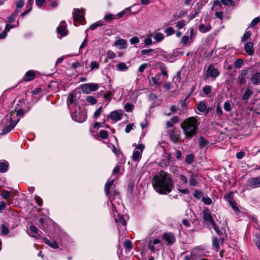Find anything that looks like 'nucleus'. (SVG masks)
<instances>
[{"label": "nucleus", "mask_w": 260, "mask_h": 260, "mask_svg": "<svg viewBox=\"0 0 260 260\" xmlns=\"http://www.w3.org/2000/svg\"><path fill=\"white\" fill-rule=\"evenodd\" d=\"M249 69H247L246 70H242L241 71V74L238 77V79L239 80V83L240 84L243 85L246 83V77L248 74V71Z\"/></svg>", "instance_id": "4468645a"}, {"label": "nucleus", "mask_w": 260, "mask_h": 260, "mask_svg": "<svg viewBox=\"0 0 260 260\" xmlns=\"http://www.w3.org/2000/svg\"><path fill=\"white\" fill-rule=\"evenodd\" d=\"M99 85L98 83H89L81 84L80 88L82 92L85 94H89L91 92L97 90L99 89Z\"/></svg>", "instance_id": "39448f33"}, {"label": "nucleus", "mask_w": 260, "mask_h": 260, "mask_svg": "<svg viewBox=\"0 0 260 260\" xmlns=\"http://www.w3.org/2000/svg\"><path fill=\"white\" fill-rule=\"evenodd\" d=\"M160 77V75L159 74H157L155 77H152L151 78V80L153 82V83L155 85L158 86L159 85V83L158 82V80L159 79V78Z\"/></svg>", "instance_id": "bf43d9fd"}, {"label": "nucleus", "mask_w": 260, "mask_h": 260, "mask_svg": "<svg viewBox=\"0 0 260 260\" xmlns=\"http://www.w3.org/2000/svg\"><path fill=\"white\" fill-rule=\"evenodd\" d=\"M230 205L231 206L232 208L235 212H239L240 210L237 206V203L235 201L229 202Z\"/></svg>", "instance_id": "603ef678"}, {"label": "nucleus", "mask_w": 260, "mask_h": 260, "mask_svg": "<svg viewBox=\"0 0 260 260\" xmlns=\"http://www.w3.org/2000/svg\"><path fill=\"white\" fill-rule=\"evenodd\" d=\"M107 58L109 59H112L115 58L116 54L111 50L107 51Z\"/></svg>", "instance_id": "864d4df0"}, {"label": "nucleus", "mask_w": 260, "mask_h": 260, "mask_svg": "<svg viewBox=\"0 0 260 260\" xmlns=\"http://www.w3.org/2000/svg\"><path fill=\"white\" fill-rule=\"evenodd\" d=\"M79 111L76 110L72 114L71 117L73 120L77 122L82 123L85 121L87 117V110L84 109L81 110V107L79 104H78Z\"/></svg>", "instance_id": "7ed1b4c3"}, {"label": "nucleus", "mask_w": 260, "mask_h": 260, "mask_svg": "<svg viewBox=\"0 0 260 260\" xmlns=\"http://www.w3.org/2000/svg\"><path fill=\"white\" fill-rule=\"evenodd\" d=\"M221 3L226 6L228 5H230L231 6L234 5V2L233 0H220Z\"/></svg>", "instance_id": "e2e57ef3"}, {"label": "nucleus", "mask_w": 260, "mask_h": 260, "mask_svg": "<svg viewBox=\"0 0 260 260\" xmlns=\"http://www.w3.org/2000/svg\"><path fill=\"white\" fill-rule=\"evenodd\" d=\"M250 79L253 84H260V72H256L254 73L252 75Z\"/></svg>", "instance_id": "4be33fe9"}, {"label": "nucleus", "mask_w": 260, "mask_h": 260, "mask_svg": "<svg viewBox=\"0 0 260 260\" xmlns=\"http://www.w3.org/2000/svg\"><path fill=\"white\" fill-rule=\"evenodd\" d=\"M25 105V102L23 99L19 101L18 103L16 105L14 110H18L19 109H22L23 106Z\"/></svg>", "instance_id": "79ce46f5"}, {"label": "nucleus", "mask_w": 260, "mask_h": 260, "mask_svg": "<svg viewBox=\"0 0 260 260\" xmlns=\"http://www.w3.org/2000/svg\"><path fill=\"white\" fill-rule=\"evenodd\" d=\"M223 107L226 111L229 112L231 111V104L229 101H226L224 103Z\"/></svg>", "instance_id": "774afa93"}, {"label": "nucleus", "mask_w": 260, "mask_h": 260, "mask_svg": "<svg viewBox=\"0 0 260 260\" xmlns=\"http://www.w3.org/2000/svg\"><path fill=\"white\" fill-rule=\"evenodd\" d=\"M116 67L118 70L120 71H125L128 69V67L124 62H120L117 64Z\"/></svg>", "instance_id": "72a5a7b5"}, {"label": "nucleus", "mask_w": 260, "mask_h": 260, "mask_svg": "<svg viewBox=\"0 0 260 260\" xmlns=\"http://www.w3.org/2000/svg\"><path fill=\"white\" fill-rule=\"evenodd\" d=\"M134 106L129 103H126L124 105V109L127 112H131L134 108Z\"/></svg>", "instance_id": "3c124183"}, {"label": "nucleus", "mask_w": 260, "mask_h": 260, "mask_svg": "<svg viewBox=\"0 0 260 260\" xmlns=\"http://www.w3.org/2000/svg\"><path fill=\"white\" fill-rule=\"evenodd\" d=\"M91 70H97L99 68V64L96 61H92L90 63Z\"/></svg>", "instance_id": "13d9d810"}, {"label": "nucleus", "mask_w": 260, "mask_h": 260, "mask_svg": "<svg viewBox=\"0 0 260 260\" xmlns=\"http://www.w3.org/2000/svg\"><path fill=\"white\" fill-rule=\"evenodd\" d=\"M160 50L161 49L159 48L143 49L141 50V54L143 55H151L152 54H150V53L153 52V53L156 54L159 53Z\"/></svg>", "instance_id": "6ab92c4d"}, {"label": "nucleus", "mask_w": 260, "mask_h": 260, "mask_svg": "<svg viewBox=\"0 0 260 260\" xmlns=\"http://www.w3.org/2000/svg\"><path fill=\"white\" fill-rule=\"evenodd\" d=\"M127 42L125 40L119 39L114 42V45L118 46L119 49H124L127 48Z\"/></svg>", "instance_id": "f3484780"}, {"label": "nucleus", "mask_w": 260, "mask_h": 260, "mask_svg": "<svg viewBox=\"0 0 260 260\" xmlns=\"http://www.w3.org/2000/svg\"><path fill=\"white\" fill-rule=\"evenodd\" d=\"M203 219L206 222H210L212 225L216 233L219 236L222 235V232L217 227L215 222L214 221L210 210L208 208H205L203 212Z\"/></svg>", "instance_id": "20e7f679"}, {"label": "nucleus", "mask_w": 260, "mask_h": 260, "mask_svg": "<svg viewBox=\"0 0 260 260\" xmlns=\"http://www.w3.org/2000/svg\"><path fill=\"white\" fill-rule=\"evenodd\" d=\"M1 196L3 199L7 200L11 197V193L7 190H3L1 193Z\"/></svg>", "instance_id": "37998d69"}, {"label": "nucleus", "mask_w": 260, "mask_h": 260, "mask_svg": "<svg viewBox=\"0 0 260 260\" xmlns=\"http://www.w3.org/2000/svg\"><path fill=\"white\" fill-rule=\"evenodd\" d=\"M19 119L13 120L11 118L10 119V124L6 125L2 130L1 135H6L11 132L19 122Z\"/></svg>", "instance_id": "1a4fd4ad"}, {"label": "nucleus", "mask_w": 260, "mask_h": 260, "mask_svg": "<svg viewBox=\"0 0 260 260\" xmlns=\"http://www.w3.org/2000/svg\"><path fill=\"white\" fill-rule=\"evenodd\" d=\"M112 152L115 154V155L118 157L120 155H123L120 149L117 148L115 145H112Z\"/></svg>", "instance_id": "a18cd8bd"}, {"label": "nucleus", "mask_w": 260, "mask_h": 260, "mask_svg": "<svg viewBox=\"0 0 260 260\" xmlns=\"http://www.w3.org/2000/svg\"><path fill=\"white\" fill-rule=\"evenodd\" d=\"M248 185L251 188H255L260 187V177H252L247 180Z\"/></svg>", "instance_id": "9d476101"}, {"label": "nucleus", "mask_w": 260, "mask_h": 260, "mask_svg": "<svg viewBox=\"0 0 260 260\" xmlns=\"http://www.w3.org/2000/svg\"><path fill=\"white\" fill-rule=\"evenodd\" d=\"M36 77V73L34 71L29 70L25 74L23 79L24 81H30Z\"/></svg>", "instance_id": "dca6fc26"}, {"label": "nucleus", "mask_w": 260, "mask_h": 260, "mask_svg": "<svg viewBox=\"0 0 260 260\" xmlns=\"http://www.w3.org/2000/svg\"><path fill=\"white\" fill-rule=\"evenodd\" d=\"M251 34L252 33L250 30L246 31L242 37L241 41L243 42L247 41L251 36Z\"/></svg>", "instance_id": "ea45409f"}, {"label": "nucleus", "mask_w": 260, "mask_h": 260, "mask_svg": "<svg viewBox=\"0 0 260 260\" xmlns=\"http://www.w3.org/2000/svg\"><path fill=\"white\" fill-rule=\"evenodd\" d=\"M73 17V20L75 22L74 25L75 26L78 25L76 24V23H79L80 24L84 25L86 22L85 18L84 15H83L80 10L79 9H76L75 10Z\"/></svg>", "instance_id": "423d86ee"}, {"label": "nucleus", "mask_w": 260, "mask_h": 260, "mask_svg": "<svg viewBox=\"0 0 260 260\" xmlns=\"http://www.w3.org/2000/svg\"><path fill=\"white\" fill-rule=\"evenodd\" d=\"M99 136L102 139H106L108 137V133L105 130H101L99 132Z\"/></svg>", "instance_id": "de8ad7c7"}, {"label": "nucleus", "mask_w": 260, "mask_h": 260, "mask_svg": "<svg viewBox=\"0 0 260 260\" xmlns=\"http://www.w3.org/2000/svg\"><path fill=\"white\" fill-rule=\"evenodd\" d=\"M162 238L166 241L168 245H173L176 242L175 236L171 232H165L162 234Z\"/></svg>", "instance_id": "6e6552de"}, {"label": "nucleus", "mask_w": 260, "mask_h": 260, "mask_svg": "<svg viewBox=\"0 0 260 260\" xmlns=\"http://www.w3.org/2000/svg\"><path fill=\"white\" fill-rule=\"evenodd\" d=\"M112 95V92L111 91H108V92L106 93L104 95L105 100L110 102L111 100Z\"/></svg>", "instance_id": "0e129e2a"}, {"label": "nucleus", "mask_w": 260, "mask_h": 260, "mask_svg": "<svg viewBox=\"0 0 260 260\" xmlns=\"http://www.w3.org/2000/svg\"><path fill=\"white\" fill-rule=\"evenodd\" d=\"M186 100H181L180 103L181 105V110L179 112V114H185L187 112V105Z\"/></svg>", "instance_id": "cd10ccee"}, {"label": "nucleus", "mask_w": 260, "mask_h": 260, "mask_svg": "<svg viewBox=\"0 0 260 260\" xmlns=\"http://www.w3.org/2000/svg\"><path fill=\"white\" fill-rule=\"evenodd\" d=\"M115 221L118 225H122L125 226L126 225V221L123 217V215L118 214L115 218Z\"/></svg>", "instance_id": "b1692460"}, {"label": "nucleus", "mask_w": 260, "mask_h": 260, "mask_svg": "<svg viewBox=\"0 0 260 260\" xmlns=\"http://www.w3.org/2000/svg\"><path fill=\"white\" fill-rule=\"evenodd\" d=\"M142 153L138 150H134L133 153V160L134 161H138L141 157Z\"/></svg>", "instance_id": "f704fd0d"}, {"label": "nucleus", "mask_w": 260, "mask_h": 260, "mask_svg": "<svg viewBox=\"0 0 260 260\" xmlns=\"http://www.w3.org/2000/svg\"><path fill=\"white\" fill-rule=\"evenodd\" d=\"M260 22V17H257L254 18L251 21L250 26L254 28L255 27L256 25Z\"/></svg>", "instance_id": "8fccbe9b"}, {"label": "nucleus", "mask_w": 260, "mask_h": 260, "mask_svg": "<svg viewBox=\"0 0 260 260\" xmlns=\"http://www.w3.org/2000/svg\"><path fill=\"white\" fill-rule=\"evenodd\" d=\"M57 34L61 37H63L67 35V30L66 28V23L64 21H62L60 22V25L56 28Z\"/></svg>", "instance_id": "f8f14e48"}, {"label": "nucleus", "mask_w": 260, "mask_h": 260, "mask_svg": "<svg viewBox=\"0 0 260 260\" xmlns=\"http://www.w3.org/2000/svg\"><path fill=\"white\" fill-rule=\"evenodd\" d=\"M194 155L192 153L188 154L185 158V162L188 165H191L194 161Z\"/></svg>", "instance_id": "2f4dec72"}, {"label": "nucleus", "mask_w": 260, "mask_h": 260, "mask_svg": "<svg viewBox=\"0 0 260 260\" xmlns=\"http://www.w3.org/2000/svg\"><path fill=\"white\" fill-rule=\"evenodd\" d=\"M43 242L54 249H56L58 247V245L55 240H50L47 238H45L43 239Z\"/></svg>", "instance_id": "412c9836"}, {"label": "nucleus", "mask_w": 260, "mask_h": 260, "mask_svg": "<svg viewBox=\"0 0 260 260\" xmlns=\"http://www.w3.org/2000/svg\"><path fill=\"white\" fill-rule=\"evenodd\" d=\"M197 122L196 117H190L185 119L181 124L185 139L190 140L196 135L198 131Z\"/></svg>", "instance_id": "f03ea898"}, {"label": "nucleus", "mask_w": 260, "mask_h": 260, "mask_svg": "<svg viewBox=\"0 0 260 260\" xmlns=\"http://www.w3.org/2000/svg\"><path fill=\"white\" fill-rule=\"evenodd\" d=\"M115 19L116 16H115V15H113L111 14H106L104 18V20L106 22H111V21H112V20Z\"/></svg>", "instance_id": "7c9ffc66"}, {"label": "nucleus", "mask_w": 260, "mask_h": 260, "mask_svg": "<svg viewBox=\"0 0 260 260\" xmlns=\"http://www.w3.org/2000/svg\"><path fill=\"white\" fill-rule=\"evenodd\" d=\"M29 230L31 232L34 234H37L39 236H40V233L42 234V233L34 225H31L29 227Z\"/></svg>", "instance_id": "c03bdc74"}, {"label": "nucleus", "mask_w": 260, "mask_h": 260, "mask_svg": "<svg viewBox=\"0 0 260 260\" xmlns=\"http://www.w3.org/2000/svg\"><path fill=\"white\" fill-rule=\"evenodd\" d=\"M45 221V220L43 218H40L38 220V224L39 225V228H40L42 230L45 229V226H44Z\"/></svg>", "instance_id": "6e6d98bb"}, {"label": "nucleus", "mask_w": 260, "mask_h": 260, "mask_svg": "<svg viewBox=\"0 0 260 260\" xmlns=\"http://www.w3.org/2000/svg\"><path fill=\"white\" fill-rule=\"evenodd\" d=\"M123 244L124 248L128 250H130L132 248V243L129 240H125Z\"/></svg>", "instance_id": "49530a36"}, {"label": "nucleus", "mask_w": 260, "mask_h": 260, "mask_svg": "<svg viewBox=\"0 0 260 260\" xmlns=\"http://www.w3.org/2000/svg\"><path fill=\"white\" fill-rule=\"evenodd\" d=\"M202 200L205 204L207 205H210L212 204V201L211 199L209 197H204L202 198Z\"/></svg>", "instance_id": "052dcab7"}, {"label": "nucleus", "mask_w": 260, "mask_h": 260, "mask_svg": "<svg viewBox=\"0 0 260 260\" xmlns=\"http://www.w3.org/2000/svg\"><path fill=\"white\" fill-rule=\"evenodd\" d=\"M114 180H112L107 182L105 185V193L107 197L110 198V189L113 184Z\"/></svg>", "instance_id": "5701e85b"}, {"label": "nucleus", "mask_w": 260, "mask_h": 260, "mask_svg": "<svg viewBox=\"0 0 260 260\" xmlns=\"http://www.w3.org/2000/svg\"><path fill=\"white\" fill-rule=\"evenodd\" d=\"M193 196L198 200H199L201 198L204 197L202 191L199 190H195L193 192Z\"/></svg>", "instance_id": "a19ab883"}, {"label": "nucleus", "mask_w": 260, "mask_h": 260, "mask_svg": "<svg viewBox=\"0 0 260 260\" xmlns=\"http://www.w3.org/2000/svg\"><path fill=\"white\" fill-rule=\"evenodd\" d=\"M212 28V26L210 24H208L206 26L204 24H201L199 26V30L202 33H205L209 31Z\"/></svg>", "instance_id": "393cba45"}, {"label": "nucleus", "mask_w": 260, "mask_h": 260, "mask_svg": "<svg viewBox=\"0 0 260 260\" xmlns=\"http://www.w3.org/2000/svg\"><path fill=\"white\" fill-rule=\"evenodd\" d=\"M2 234L4 235H6L9 233V229L6 225L2 224L1 225Z\"/></svg>", "instance_id": "680f3d73"}, {"label": "nucleus", "mask_w": 260, "mask_h": 260, "mask_svg": "<svg viewBox=\"0 0 260 260\" xmlns=\"http://www.w3.org/2000/svg\"><path fill=\"white\" fill-rule=\"evenodd\" d=\"M197 109L201 112H206L207 114L209 112L210 109H207L206 104L203 102H200L197 105Z\"/></svg>", "instance_id": "aec40b11"}, {"label": "nucleus", "mask_w": 260, "mask_h": 260, "mask_svg": "<svg viewBox=\"0 0 260 260\" xmlns=\"http://www.w3.org/2000/svg\"><path fill=\"white\" fill-rule=\"evenodd\" d=\"M212 90V86L210 85H206L203 88V92L207 96H209V94Z\"/></svg>", "instance_id": "09e8293b"}, {"label": "nucleus", "mask_w": 260, "mask_h": 260, "mask_svg": "<svg viewBox=\"0 0 260 260\" xmlns=\"http://www.w3.org/2000/svg\"><path fill=\"white\" fill-rule=\"evenodd\" d=\"M199 147L203 149L207 146L209 142L203 137L201 136L199 139Z\"/></svg>", "instance_id": "a878e982"}, {"label": "nucleus", "mask_w": 260, "mask_h": 260, "mask_svg": "<svg viewBox=\"0 0 260 260\" xmlns=\"http://www.w3.org/2000/svg\"><path fill=\"white\" fill-rule=\"evenodd\" d=\"M170 140L174 143H178L180 139V130L177 127H173L169 131Z\"/></svg>", "instance_id": "0eeeda50"}, {"label": "nucleus", "mask_w": 260, "mask_h": 260, "mask_svg": "<svg viewBox=\"0 0 260 260\" xmlns=\"http://www.w3.org/2000/svg\"><path fill=\"white\" fill-rule=\"evenodd\" d=\"M165 32L167 36H171L175 33V30L173 27H168L165 29Z\"/></svg>", "instance_id": "4d7b16f0"}, {"label": "nucleus", "mask_w": 260, "mask_h": 260, "mask_svg": "<svg viewBox=\"0 0 260 260\" xmlns=\"http://www.w3.org/2000/svg\"><path fill=\"white\" fill-rule=\"evenodd\" d=\"M169 165L170 162H169V161L166 160L165 159H162L159 163V166L161 168L167 167Z\"/></svg>", "instance_id": "69168bd1"}, {"label": "nucleus", "mask_w": 260, "mask_h": 260, "mask_svg": "<svg viewBox=\"0 0 260 260\" xmlns=\"http://www.w3.org/2000/svg\"><path fill=\"white\" fill-rule=\"evenodd\" d=\"M189 184H190V186H195L197 185L198 182H197V180L196 177L195 175H190V177H189Z\"/></svg>", "instance_id": "4c0bfd02"}, {"label": "nucleus", "mask_w": 260, "mask_h": 260, "mask_svg": "<svg viewBox=\"0 0 260 260\" xmlns=\"http://www.w3.org/2000/svg\"><path fill=\"white\" fill-rule=\"evenodd\" d=\"M212 245L216 251L219 250L220 247L219 244V240L217 237L214 236L212 237Z\"/></svg>", "instance_id": "c756f323"}, {"label": "nucleus", "mask_w": 260, "mask_h": 260, "mask_svg": "<svg viewBox=\"0 0 260 260\" xmlns=\"http://www.w3.org/2000/svg\"><path fill=\"white\" fill-rule=\"evenodd\" d=\"M35 200L39 206L41 207L43 205V200L40 197L36 196L35 197Z\"/></svg>", "instance_id": "338daca9"}, {"label": "nucleus", "mask_w": 260, "mask_h": 260, "mask_svg": "<svg viewBox=\"0 0 260 260\" xmlns=\"http://www.w3.org/2000/svg\"><path fill=\"white\" fill-rule=\"evenodd\" d=\"M9 166V163L7 161L0 162V172H7L8 171Z\"/></svg>", "instance_id": "bb28decb"}, {"label": "nucleus", "mask_w": 260, "mask_h": 260, "mask_svg": "<svg viewBox=\"0 0 260 260\" xmlns=\"http://www.w3.org/2000/svg\"><path fill=\"white\" fill-rule=\"evenodd\" d=\"M86 100L87 103L91 105H94L97 103L96 99L93 96L91 95L87 96L86 97Z\"/></svg>", "instance_id": "e433bc0d"}, {"label": "nucleus", "mask_w": 260, "mask_h": 260, "mask_svg": "<svg viewBox=\"0 0 260 260\" xmlns=\"http://www.w3.org/2000/svg\"><path fill=\"white\" fill-rule=\"evenodd\" d=\"M243 64V60L241 58L237 59L234 63V66L237 69H240Z\"/></svg>", "instance_id": "58836bf2"}, {"label": "nucleus", "mask_w": 260, "mask_h": 260, "mask_svg": "<svg viewBox=\"0 0 260 260\" xmlns=\"http://www.w3.org/2000/svg\"><path fill=\"white\" fill-rule=\"evenodd\" d=\"M121 114L117 111H114L110 113V115L108 116L111 120L115 121H119L121 119Z\"/></svg>", "instance_id": "a211bd4d"}, {"label": "nucleus", "mask_w": 260, "mask_h": 260, "mask_svg": "<svg viewBox=\"0 0 260 260\" xmlns=\"http://www.w3.org/2000/svg\"><path fill=\"white\" fill-rule=\"evenodd\" d=\"M253 92L251 90H250V89H246V90L245 91V92L244 93V94H243L242 96V99L243 100H248L249 97L251 96V95L252 94Z\"/></svg>", "instance_id": "473e14b6"}, {"label": "nucleus", "mask_w": 260, "mask_h": 260, "mask_svg": "<svg viewBox=\"0 0 260 260\" xmlns=\"http://www.w3.org/2000/svg\"><path fill=\"white\" fill-rule=\"evenodd\" d=\"M221 1L220 2L219 0H215L213 2V6L211 7V10H213L214 8L218 7L219 9H221L222 8V5L221 4Z\"/></svg>", "instance_id": "5fc2aeb1"}, {"label": "nucleus", "mask_w": 260, "mask_h": 260, "mask_svg": "<svg viewBox=\"0 0 260 260\" xmlns=\"http://www.w3.org/2000/svg\"><path fill=\"white\" fill-rule=\"evenodd\" d=\"M255 245L260 251V233H256L253 239Z\"/></svg>", "instance_id": "c85d7f7f"}, {"label": "nucleus", "mask_w": 260, "mask_h": 260, "mask_svg": "<svg viewBox=\"0 0 260 260\" xmlns=\"http://www.w3.org/2000/svg\"><path fill=\"white\" fill-rule=\"evenodd\" d=\"M164 36L161 32H157L154 36V39L158 42H160L164 39Z\"/></svg>", "instance_id": "c9c22d12"}, {"label": "nucleus", "mask_w": 260, "mask_h": 260, "mask_svg": "<svg viewBox=\"0 0 260 260\" xmlns=\"http://www.w3.org/2000/svg\"><path fill=\"white\" fill-rule=\"evenodd\" d=\"M220 72L218 70L215 68L212 64H210L207 70V75L211 77L215 78L219 76Z\"/></svg>", "instance_id": "9b49d317"}, {"label": "nucleus", "mask_w": 260, "mask_h": 260, "mask_svg": "<svg viewBox=\"0 0 260 260\" xmlns=\"http://www.w3.org/2000/svg\"><path fill=\"white\" fill-rule=\"evenodd\" d=\"M151 183L155 191L160 194L169 193L174 186L171 175L164 171L154 176Z\"/></svg>", "instance_id": "f257e3e1"}, {"label": "nucleus", "mask_w": 260, "mask_h": 260, "mask_svg": "<svg viewBox=\"0 0 260 260\" xmlns=\"http://www.w3.org/2000/svg\"><path fill=\"white\" fill-rule=\"evenodd\" d=\"M253 43L251 42H247L244 45V50L249 55L252 56L254 55V51L253 49Z\"/></svg>", "instance_id": "2eb2a0df"}, {"label": "nucleus", "mask_w": 260, "mask_h": 260, "mask_svg": "<svg viewBox=\"0 0 260 260\" xmlns=\"http://www.w3.org/2000/svg\"><path fill=\"white\" fill-rule=\"evenodd\" d=\"M67 104L68 105L74 104L78 107V104H79L77 102L76 93H71L69 94L67 99Z\"/></svg>", "instance_id": "ddd939ff"}]
</instances>
